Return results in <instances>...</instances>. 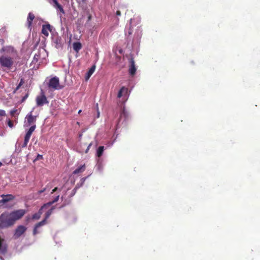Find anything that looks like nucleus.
Listing matches in <instances>:
<instances>
[{
	"mask_svg": "<svg viewBox=\"0 0 260 260\" xmlns=\"http://www.w3.org/2000/svg\"><path fill=\"white\" fill-rule=\"evenodd\" d=\"M14 223L9 212H4L0 215L1 229H5L11 226Z\"/></svg>",
	"mask_w": 260,
	"mask_h": 260,
	"instance_id": "f257e3e1",
	"label": "nucleus"
},
{
	"mask_svg": "<svg viewBox=\"0 0 260 260\" xmlns=\"http://www.w3.org/2000/svg\"><path fill=\"white\" fill-rule=\"evenodd\" d=\"M14 63V59L11 56L3 55L0 56V64L3 68L10 69Z\"/></svg>",
	"mask_w": 260,
	"mask_h": 260,
	"instance_id": "f03ea898",
	"label": "nucleus"
},
{
	"mask_svg": "<svg viewBox=\"0 0 260 260\" xmlns=\"http://www.w3.org/2000/svg\"><path fill=\"white\" fill-rule=\"evenodd\" d=\"M128 113L127 111L126 110L124 107L122 108L121 112L120 113V117L119 119V121L117 122L116 126V131L115 133H117L118 129L122 125H125V121L128 117Z\"/></svg>",
	"mask_w": 260,
	"mask_h": 260,
	"instance_id": "7ed1b4c3",
	"label": "nucleus"
},
{
	"mask_svg": "<svg viewBox=\"0 0 260 260\" xmlns=\"http://www.w3.org/2000/svg\"><path fill=\"white\" fill-rule=\"evenodd\" d=\"M129 95V92H128V88L122 86L117 94L118 98H122V101L123 103H125L127 100Z\"/></svg>",
	"mask_w": 260,
	"mask_h": 260,
	"instance_id": "20e7f679",
	"label": "nucleus"
},
{
	"mask_svg": "<svg viewBox=\"0 0 260 260\" xmlns=\"http://www.w3.org/2000/svg\"><path fill=\"white\" fill-rule=\"evenodd\" d=\"M48 85L50 88L54 90H59L61 88V86L59 85V79L56 77L51 78Z\"/></svg>",
	"mask_w": 260,
	"mask_h": 260,
	"instance_id": "39448f33",
	"label": "nucleus"
},
{
	"mask_svg": "<svg viewBox=\"0 0 260 260\" xmlns=\"http://www.w3.org/2000/svg\"><path fill=\"white\" fill-rule=\"evenodd\" d=\"M25 213V210L20 209L9 213L11 217L15 222L16 220L21 218Z\"/></svg>",
	"mask_w": 260,
	"mask_h": 260,
	"instance_id": "423d86ee",
	"label": "nucleus"
},
{
	"mask_svg": "<svg viewBox=\"0 0 260 260\" xmlns=\"http://www.w3.org/2000/svg\"><path fill=\"white\" fill-rule=\"evenodd\" d=\"M45 54L46 51L45 49H40L38 53H36L34 55L32 61V63H36L38 61H39V62H41V61H42V60L45 58Z\"/></svg>",
	"mask_w": 260,
	"mask_h": 260,
	"instance_id": "0eeeda50",
	"label": "nucleus"
},
{
	"mask_svg": "<svg viewBox=\"0 0 260 260\" xmlns=\"http://www.w3.org/2000/svg\"><path fill=\"white\" fill-rule=\"evenodd\" d=\"M142 35V29L140 26H137L135 29L133 42L136 41L139 43Z\"/></svg>",
	"mask_w": 260,
	"mask_h": 260,
	"instance_id": "6e6552de",
	"label": "nucleus"
},
{
	"mask_svg": "<svg viewBox=\"0 0 260 260\" xmlns=\"http://www.w3.org/2000/svg\"><path fill=\"white\" fill-rule=\"evenodd\" d=\"M46 224L45 223V220H42L41 221L37 223L33 230V235L34 236L37 234H40L42 232L41 227Z\"/></svg>",
	"mask_w": 260,
	"mask_h": 260,
	"instance_id": "1a4fd4ad",
	"label": "nucleus"
},
{
	"mask_svg": "<svg viewBox=\"0 0 260 260\" xmlns=\"http://www.w3.org/2000/svg\"><path fill=\"white\" fill-rule=\"evenodd\" d=\"M36 103L38 106H42L44 104L48 103V101L46 96L44 94H42L37 97Z\"/></svg>",
	"mask_w": 260,
	"mask_h": 260,
	"instance_id": "9d476101",
	"label": "nucleus"
},
{
	"mask_svg": "<svg viewBox=\"0 0 260 260\" xmlns=\"http://www.w3.org/2000/svg\"><path fill=\"white\" fill-rule=\"evenodd\" d=\"M26 230V228L23 225H19L15 230L14 234L15 238H18L20 237Z\"/></svg>",
	"mask_w": 260,
	"mask_h": 260,
	"instance_id": "9b49d317",
	"label": "nucleus"
},
{
	"mask_svg": "<svg viewBox=\"0 0 260 260\" xmlns=\"http://www.w3.org/2000/svg\"><path fill=\"white\" fill-rule=\"evenodd\" d=\"M7 247L6 241L0 237V254H4L7 251Z\"/></svg>",
	"mask_w": 260,
	"mask_h": 260,
	"instance_id": "f8f14e48",
	"label": "nucleus"
},
{
	"mask_svg": "<svg viewBox=\"0 0 260 260\" xmlns=\"http://www.w3.org/2000/svg\"><path fill=\"white\" fill-rule=\"evenodd\" d=\"M25 119L27 120L26 124L27 126H28L35 122L36 120V117L32 115V111H31L29 114L26 115Z\"/></svg>",
	"mask_w": 260,
	"mask_h": 260,
	"instance_id": "ddd939ff",
	"label": "nucleus"
},
{
	"mask_svg": "<svg viewBox=\"0 0 260 260\" xmlns=\"http://www.w3.org/2000/svg\"><path fill=\"white\" fill-rule=\"evenodd\" d=\"M134 19H131L130 20V23L128 25V26H126L125 29V34L126 36H129L132 34L133 32V24L134 23Z\"/></svg>",
	"mask_w": 260,
	"mask_h": 260,
	"instance_id": "4468645a",
	"label": "nucleus"
},
{
	"mask_svg": "<svg viewBox=\"0 0 260 260\" xmlns=\"http://www.w3.org/2000/svg\"><path fill=\"white\" fill-rule=\"evenodd\" d=\"M1 197L2 198V201L4 202L5 204L14 200L15 198V197L11 194H2Z\"/></svg>",
	"mask_w": 260,
	"mask_h": 260,
	"instance_id": "2eb2a0df",
	"label": "nucleus"
},
{
	"mask_svg": "<svg viewBox=\"0 0 260 260\" xmlns=\"http://www.w3.org/2000/svg\"><path fill=\"white\" fill-rule=\"evenodd\" d=\"M130 63L131 65L129 68V73L131 76H134L137 70L135 65L134 60L133 59H131Z\"/></svg>",
	"mask_w": 260,
	"mask_h": 260,
	"instance_id": "dca6fc26",
	"label": "nucleus"
},
{
	"mask_svg": "<svg viewBox=\"0 0 260 260\" xmlns=\"http://www.w3.org/2000/svg\"><path fill=\"white\" fill-rule=\"evenodd\" d=\"M52 2H50V3H51L54 7H55L56 9L60 11V12H61L62 14L64 13V10L63 9V8L62 6L58 4L57 0H51Z\"/></svg>",
	"mask_w": 260,
	"mask_h": 260,
	"instance_id": "f3484780",
	"label": "nucleus"
},
{
	"mask_svg": "<svg viewBox=\"0 0 260 260\" xmlns=\"http://www.w3.org/2000/svg\"><path fill=\"white\" fill-rule=\"evenodd\" d=\"M51 26L50 24L43 25L42 29V33L46 37L48 36L49 31H50Z\"/></svg>",
	"mask_w": 260,
	"mask_h": 260,
	"instance_id": "a211bd4d",
	"label": "nucleus"
},
{
	"mask_svg": "<svg viewBox=\"0 0 260 260\" xmlns=\"http://www.w3.org/2000/svg\"><path fill=\"white\" fill-rule=\"evenodd\" d=\"M2 50L5 52V54H11L14 52L15 50L13 47L11 46H6L2 48Z\"/></svg>",
	"mask_w": 260,
	"mask_h": 260,
	"instance_id": "6ab92c4d",
	"label": "nucleus"
},
{
	"mask_svg": "<svg viewBox=\"0 0 260 260\" xmlns=\"http://www.w3.org/2000/svg\"><path fill=\"white\" fill-rule=\"evenodd\" d=\"M35 18V15L32 13L30 12L28 13L27 19V23L28 27H30L31 25L32 21Z\"/></svg>",
	"mask_w": 260,
	"mask_h": 260,
	"instance_id": "aec40b11",
	"label": "nucleus"
},
{
	"mask_svg": "<svg viewBox=\"0 0 260 260\" xmlns=\"http://www.w3.org/2000/svg\"><path fill=\"white\" fill-rule=\"evenodd\" d=\"M59 194L55 196L51 201H50L46 204H44V206H50L53 203L57 202L59 200Z\"/></svg>",
	"mask_w": 260,
	"mask_h": 260,
	"instance_id": "412c9836",
	"label": "nucleus"
},
{
	"mask_svg": "<svg viewBox=\"0 0 260 260\" xmlns=\"http://www.w3.org/2000/svg\"><path fill=\"white\" fill-rule=\"evenodd\" d=\"M85 170V165H82L79 167L78 168L75 169L74 172V174H78L81 173L83 172Z\"/></svg>",
	"mask_w": 260,
	"mask_h": 260,
	"instance_id": "4be33fe9",
	"label": "nucleus"
},
{
	"mask_svg": "<svg viewBox=\"0 0 260 260\" xmlns=\"http://www.w3.org/2000/svg\"><path fill=\"white\" fill-rule=\"evenodd\" d=\"M73 49L77 52H78L81 49L82 45L81 43L79 42H75L73 44Z\"/></svg>",
	"mask_w": 260,
	"mask_h": 260,
	"instance_id": "5701e85b",
	"label": "nucleus"
},
{
	"mask_svg": "<svg viewBox=\"0 0 260 260\" xmlns=\"http://www.w3.org/2000/svg\"><path fill=\"white\" fill-rule=\"evenodd\" d=\"M95 70V66L93 65L91 67V68L89 69L88 72L87 73V75L86 77V80H88L90 76L92 75V74L94 73Z\"/></svg>",
	"mask_w": 260,
	"mask_h": 260,
	"instance_id": "b1692460",
	"label": "nucleus"
},
{
	"mask_svg": "<svg viewBox=\"0 0 260 260\" xmlns=\"http://www.w3.org/2000/svg\"><path fill=\"white\" fill-rule=\"evenodd\" d=\"M54 208L52 207L51 209H49L45 213V218L43 220H45V223H46V220L49 217L51 214L53 212V210Z\"/></svg>",
	"mask_w": 260,
	"mask_h": 260,
	"instance_id": "393cba45",
	"label": "nucleus"
},
{
	"mask_svg": "<svg viewBox=\"0 0 260 260\" xmlns=\"http://www.w3.org/2000/svg\"><path fill=\"white\" fill-rule=\"evenodd\" d=\"M104 148V146H101L98 148L96 150V156L98 157H100L103 155Z\"/></svg>",
	"mask_w": 260,
	"mask_h": 260,
	"instance_id": "a878e982",
	"label": "nucleus"
},
{
	"mask_svg": "<svg viewBox=\"0 0 260 260\" xmlns=\"http://www.w3.org/2000/svg\"><path fill=\"white\" fill-rule=\"evenodd\" d=\"M88 177H84L81 179L80 184H77L75 188H79L83 185V184L84 183L85 180Z\"/></svg>",
	"mask_w": 260,
	"mask_h": 260,
	"instance_id": "bb28decb",
	"label": "nucleus"
},
{
	"mask_svg": "<svg viewBox=\"0 0 260 260\" xmlns=\"http://www.w3.org/2000/svg\"><path fill=\"white\" fill-rule=\"evenodd\" d=\"M103 166L101 162H100V160H98V164H97V169L98 171L100 172H102L103 171Z\"/></svg>",
	"mask_w": 260,
	"mask_h": 260,
	"instance_id": "cd10ccee",
	"label": "nucleus"
},
{
	"mask_svg": "<svg viewBox=\"0 0 260 260\" xmlns=\"http://www.w3.org/2000/svg\"><path fill=\"white\" fill-rule=\"evenodd\" d=\"M50 206H44V204L41 207V208L40 209V210H39V211L37 212L38 214H39V215L40 216H41V215L43 213V210L44 209H47V208L49 207Z\"/></svg>",
	"mask_w": 260,
	"mask_h": 260,
	"instance_id": "c85d7f7f",
	"label": "nucleus"
},
{
	"mask_svg": "<svg viewBox=\"0 0 260 260\" xmlns=\"http://www.w3.org/2000/svg\"><path fill=\"white\" fill-rule=\"evenodd\" d=\"M6 115V113L5 110H0V121L3 119V117Z\"/></svg>",
	"mask_w": 260,
	"mask_h": 260,
	"instance_id": "c756f323",
	"label": "nucleus"
},
{
	"mask_svg": "<svg viewBox=\"0 0 260 260\" xmlns=\"http://www.w3.org/2000/svg\"><path fill=\"white\" fill-rule=\"evenodd\" d=\"M31 134H30L29 133H28L27 132V133L24 137V140H25L26 141L29 142L30 138L31 137Z\"/></svg>",
	"mask_w": 260,
	"mask_h": 260,
	"instance_id": "7c9ffc66",
	"label": "nucleus"
},
{
	"mask_svg": "<svg viewBox=\"0 0 260 260\" xmlns=\"http://www.w3.org/2000/svg\"><path fill=\"white\" fill-rule=\"evenodd\" d=\"M31 134H30L29 133H28L27 132V133L24 137V140H25L26 141L29 142L30 138L31 137Z\"/></svg>",
	"mask_w": 260,
	"mask_h": 260,
	"instance_id": "2f4dec72",
	"label": "nucleus"
},
{
	"mask_svg": "<svg viewBox=\"0 0 260 260\" xmlns=\"http://www.w3.org/2000/svg\"><path fill=\"white\" fill-rule=\"evenodd\" d=\"M36 128V125L34 124L31 125L30 128H29L28 131H27L28 133H29L30 134H32L33 132L35 131Z\"/></svg>",
	"mask_w": 260,
	"mask_h": 260,
	"instance_id": "473e14b6",
	"label": "nucleus"
},
{
	"mask_svg": "<svg viewBox=\"0 0 260 260\" xmlns=\"http://www.w3.org/2000/svg\"><path fill=\"white\" fill-rule=\"evenodd\" d=\"M41 216L38 213H36L32 216V219L35 220H38L40 218Z\"/></svg>",
	"mask_w": 260,
	"mask_h": 260,
	"instance_id": "72a5a7b5",
	"label": "nucleus"
},
{
	"mask_svg": "<svg viewBox=\"0 0 260 260\" xmlns=\"http://www.w3.org/2000/svg\"><path fill=\"white\" fill-rule=\"evenodd\" d=\"M7 123H8V126L10 127L13 128L14 127V124H13V121H11V120L8 119L7 121Z\"/></svg>",
	"mask_w": 260,
	"mask_h": 260,
	"instance_id": "f704fd0d",
	"label": "nucleus"
},
{
	"mask_svg": "<svg viewBox=\"0 0 260 260\" xmlns=\"http://www.w3.org/2000/svg\"><path fill=\"white\" fill-rule=\"evenodd\" d=\"M18 111V110L16 109H14L13 110H12L11 111H10V114L12 116H14L15 114Z\"/></svg>",
	"mask_w": 260,
	"mask_h": 260,
	"instance_id": "c9c22d12",
	"label": "nucleus"
},
{
	"mask_svg": "<svg viewBox=\"0 0 260 260\" xmlns=\"http://www.w3.org/2000/svg\"><path fill=\"white\" fill-rule=\"evenodd\" d=\"M28 143V141H26L25 140H24L23 143L21 145V147L22 148H25V147H26Z\"/></svg>",
	"mask_w": 260,
	"mask_h": 260,
	"instance_id": "e433bc0d",
	"label": "nucleus"
},
{
	"mask_svg": "<svg viewBox=\"0 0 260 260\" xmlns=\"http://www.w3.org/2000/svg\"><path fill=\"white\" fill-rule=\"evenodd\" d=\"M42 159H43V155H42L41 154H38L36 158L35 159V161H36L37 160Z\"/></svg>",
	"mask_w": 260,
	"mask_h": 260,
	"instance_id": "4c0bfd02",
	"label": "nucleus"
},
{
	"mask_svg": "<svg viewBox=\"0 0 260 260\" xmlns=\"http://www.w3.org/2000/svg\"><path fill=\"white\" fill-rule=\"evenodd\" d=\"M116 138H117V137H116L115 139L112 142L108 143L107 147H111L113 145Z\"/></svg>",
	"mask_w": 260,
	"mask_h": 260,
	"instance_id": "58836bf2",
	"label": "nucleus"
},
{
	"mask_svg": "<svg viewBox=\"0 0 260 260\" xmlns=\"http://www.w3.org/2000/svg\"><path fill=\"white\" fill-rule=\"evenodd\" d=\"M57 190H59V191H61V189H58L57 187H55L51 192V193H53V192L57 191Z\"/></svg>",
	"mask_w": 260,
	"mask_h": 260,
	"instance_id": "ea45409f",
	"label": "nucleus"
},
{
	"mask_svg": "<svg viewBox=\"0 0 260 260\" xmlns=\"http://www.w3.org/2000/svg\"><path fill=\"white\" fill-rule=\"evenodd\" d=\"M46 190H47V188L46 187L44 188L43 189H42V190H40L38 191V193L39 194H41L42 192L46 191Z\"/></svg>",
	"mask_w": 260,
	"mask_h": 260,
	"instance_id": "a19ab883",
	"label": "nucleus"
},
{
	"mask_svg": "<svg viewBox=\"0 0 260 260\" xmlns=\"http://www.w3.org/2000/svg\"><path fill=\"white\" fill-rule=\"evenodd\" d=\"M121 15V12L119 10H117L116 12V16H120Z\"/></svg>",
	"mask_w": 260,
	"mask_h": 260,
	"instance_id": "79ce46f5",
	"label": "nucleus"
},
{
	"mask_svg": "<svg viewBox=\"0 0 260 260\" xmlns=\"http://www.w3.org/2000/svg\"><path fill=\"white\" fill-rule=\"evenodd\" d=\"M91 145H92L91 143L89 144V145L88 146L87 148V149L86 150V152H87V151H88V150L89 149V148L91 146Z\"/></svg>",
	"mask_w": 260,
	"mask_h": 260,
	"instance_id": "37998d69",
	"label": "nucleus"
},
{
	"mask_svg": "<svg viewBox=\"0 0 260 260\" xmlns=\"http://www.w3.org/2000/svg\"><path fill=\"white\" fill-rule=\"evenodd\" d=\"M4 43V41L3 39H0V46H2Z\"/></svg>",
	"mask_w": 260,
	"mask_h": 260,
	"instance_id": "c03bdc74",
	"label": "nucleus"
},
{
	"mask_svg": "<svg viewBox=\"0 0 260 260\" xmlns=\"http://www.w3.org/2000/svg\"><path fill=\"white\" fill-rule=\"evenodd\" d=\"M100 112L99 111V110H98V112H97V117L99 118L100 117Z\"/></svg>",
	"mask_w": 260,
	"mask_h": 260,
	"instance_id": "a18cd8bd",
	"label": "nucleus"
},
{
	"mask_svg": "<svg viewBox=\"0 0 260 260\" xmlns=\"http://www.w3.org/2000/svg\"><path fill=\"white\" fill-rule=\"evenodd\" d=\"M5 204L4 203V202L2 201V199L0 200V207L1 206V205L2 204Z\"/></svg>",
	"mask_w": 260,
	"mask_h": 260,
	"instance_id": "49530a36",
	"label": "nucleus"
},
{
	"mask_svg": "<svg viewBox=\"0 0 260 260\" xmlns=\"http://www.w3.org/2000/svg\"><path fill=\"white\" fill-rule=\"evenodd\" d=\"M5 31V30L4 28H2V29H0V32H4Z\"/></svg>",
	"mask_w": 260,
	"mask_h": 260,
	"instance_id": "de8ad7c7",
	"label": "nucleus"
},
{
	"mask_svg": "<svg viewBox=\"0 0 260 260\" xmlns=\"http://www.w3.org/2000/svg\"><path fill=\"white\" fill-rule=\"evenodd\" d=\"M27 97V95H26L24 98H23V100H25V99H26Z\"/></svg>",
	"mask_w": 260,
	"mask_h": 260,
	"instance_id": "09e8293b",
	"label": "nucleus"
},
{
	"mask_svg": "<svg viewBox=\"0 0 260 260\" xmlns=\"http://www.w3.org/2000/svg\"><path fill=\"white\" fill-rule=\"evenodd\" d=\"M17 146H18V147H19V143H16V146L17 147Z\"/></svg>",
	"mask_w": 260,
	"mask_h": 260,
	"instance_id": "8fccbe9b",
	"label": "nucleus"
},
{
	"mask_svg": "<svg viewBox=\"0 0 260 260\" xmlns=\"http://www.w3.org/2000/svg\"><path fill=\"white\" fill-rule=\"evenodd\" d=\"M82 110H80L79 111H78V114H80L81 113Z\"/></svg>",
	"mask_w": 260,
	"mask_h": 260,
	"instance_id": "3c124183",
	"label": "nucleus"
},
{
	"mask_svg": "<svg viewBox=\"0 0 260 260\" xmlns=\"http://www.w3.org/2000/svg\"><path fill=\"white\" fill-rule=\"evenodd\" d=\"M3 165V164L2 162L0 161V167H2Z\"/></svg>",
	"mask_w": 260,
	"mask_h": 260,
	"instance_id": "603ef678",
	"label": "nucleus"
},
{
	"mask_svg": "<svg viewBox=\"0 0 260 260\" xmlns=\"http://www.w3.org/2000/svg\"><path fill=\"white\" fill-rule=\"evenodd\" d=\"M82 137V135H80V137Z\"/></svg>",
	"mask_w": 260,
	"mask_h": 260,
	"instance_id": "864d4df0",
	"label": "nucleus"
}]
</instances>
